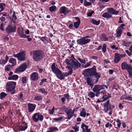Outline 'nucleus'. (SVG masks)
<instances>
[{
    "instance_id": "36",
    "label": "nucleus",
    "mask_w": 132,
    "mask_h": 132,
    "mask_svg": "<svg viewBox=\"0 0 132 132\" xmlns=\"http://www.w3.org/2000/svg\"><path fill=\"white\" fill-rule=\"evenodd\" d=\"M91 22L96 25H98L100 23V21L98 20L97 21L94 19H92L91 21Z\"/></svg>"
},
{
    "instance_id": "7",
    "label": "nucleus",
    "mask_w": 132,
    "mask_h": 132,
    "mask_svg": "<svg viewBox=\"0 0 132 132\" xmlns=\"http://www.w3.org/2000/svg\"><path fill=\"white\" fill-rule=\"evenodd\" d=\"M32 118L34 121L35 122H37L39 120L41 121L43 120L44 116L39 113H35L32 116Z\"/></svg>"
},
{
    "instance_id": "2",
    "label": "nucleus",
    "mask_w": 132,
    "mask_h": 132,
    "mask_svg": "<svg viewBox=\"0 0 132 132\" xmlns=\"http://www.w3.org/2000/svg\"><path fill=\"white\" fill-rule=\"evenodd\" d=\"M71 59L70 60L68 59H66L65 61L67 64L70 65L72 67L73 69H76L80 66V64L78 61H75L72 58H74V56L72 55L71 57Z\"/></svg>"
},
{
    "instance_id": "13",
    "label": "nucleus",
    "mask_w": 132,
    "mask_h": 132,
    "mask_svg": "<svg viewBox=\"0 0 132 132\" xmlns=\"http://www.w3.org/2000/svg\"><path fill=\"white\" fill-rule=\"evenodd\" d=\"M27 68V64L26 63L22 64L20 66L16 69L17 72H22L26 70Z\"/></svg>"
},
{
    "instance_id": "11",
    "label": "nucleus",
    "mask_w": 132,
    "mask_h": 132,
    "mask_svg": "<svg viewBox=\"0 0 132 132\" xmlns=\"http://www.w3.org/2000/svg\"><path fill=\"white\" fill-rule=\"evenodd\" d=\"M59 11L60 13L63 14L64 15H67L70 12V10L68 9V8L64 6L60 7Z\"/></svg>"
},
{
    "instance_id": "55",
    "label": "nucleus",
    "mask_w": 132,
    "mask_h": 132,
    "mask_svg": "<svg viewBox=\"0 0 132 132\" xmlns=\"http://www.w3.org/2000/svg\"><path fill=\"white\" fill-rule=\"evenodd\" d=\"M46 79L45 78H44L42 79L41 81L40 82L39 85H42L43 84L44 82H46Z\"/></svg>"
},
{
    "instance_id": "32",
    "label": "nucleus",
    "mask_w": 132,
    "mask_h": 132,
    "mask_svg": "<svg viewBox=\"0 0 132 132\" xmlns=\"http://www.w3.org/2000/svg\"><path fill=\"white\" fill-rule=\"evenodd\" d=\"M93 75L95 76L97 79L96 81V83L98 81V79L100 77L101 74L99 73L96 72Z\"/></svg>"
},
{
    "instance_id": "28",
    "label": "nucleus",
    "mask_w": 132,
    "mask_h": 132,
    "mask_svg": "<svg viewBox=\"0 0 132 132\" xmlns=\"http://www.w3.org/2000/svg\"><path fill=\"white\" fill-rule=\"evenodd\" d=\"M131 43L130 42L123 40L122 41V45L126 47H128Z\"/></svg>"
},
{
    "instance_id": "9",
    "label": "nucleus",
    "mask_w": 132,
    "mask_h": 132,
    "mask_svg": "<svg viewBox=\"0 0 132 132\" xmlns=\"http://www.w3.org/2000/svg\"><path fill=\"white\" fill-rule=\"evenodd\" d=\"M16 29V27L15 26H13L12 24L8 25L5 29V31L8 34L15 32Z\"/></svg>"
},
{
    "instance_id": "48",
    "label": "nucleus",
    "mask_w": 132,
    "mask_h": 132,
    "mask_svg": "<svg viewBox=\"0 0 132 132\" xmlns=\"http://www.w3.org/2000/svg\"><path fill=\"white\" fill-rule=\"evenodd\" d=\"M80 22H76L74 23L75 27L76 28H77L79 25Z\"/></svg>"
},
{
    "instance_id": "60",
    "label": "nucleus",
    "mask_w": 132,
    "mask_h": 132,
    "mask_svg": "<svg viewBox=\"0 0 132 132\" xmlns=\"http://www.w3.org/2000/svg\"><path fill=\"white\" fill-rule=\"evenodd\" d=\"M71 75V74L69 72L64 73H63V76L64 77H67Z\"/></svg>"
},
{
    "instance_id": "15",
    "label": "nucleus",
    "mask_w": 132,
    "mask_h": 132,
    "mask_svg": "<svg viewBox=\"0 0 132 132\" xmlns=\"http://www.w3.org/2000/svg\"><path fill=\"white\" fill-rule=\"evenodd\" d=\"M28 107L29 112H31L35 110L36 105L34 104L29 103L28 104Z\"/></svg>"
},
{
    "instance_id": "46",
    "label": "nucleus",
    "mask_w": 132,
    "mask_h": 132,
    "mask_svg": "<svg viewBox=\"0 0 132 132\" xmlns=\"http://www.w3.org/2000/svg\"><path fill=\"white\" fill-rule=\"evenodd\" d=\"M56 9V7L54 5L50 7L49 8L50 11L51 12L55 11Z\"/></svg>"
},
{
    "instance_id": "33",
    "label": "nucleus",
    "mask_w": 132,
    "mask_h": 132,
    "mask_svg": "<svg viewBox=\"0 0 132 132\" xmlns=\"http://www.w3.org/2000/svg\"><path fill=\"white\" fill-rule=\"evenodd\" d=\"M100 39L103 41H106L108 40V39L106 36L104 34H102L101 35L100 37Z\"/></svg>"
},
{
    "instance_id": "23",
    "label": "nucleus",
    "mask_w": 132,
    "mask_h": 132,
    "mask_svg": "<svg viewBox=\"0 0 132 132\" xmlns=\"http://www.w3.org/2000/svg\"><path fill=\"white\" fill-rule=\"evenodd\" d=\"M57 78L60 80L64 79V77L63 76V74L62 73L61 71L60 70L58 73L56 74Z\"/></svg>"
},
{
    "instance_id": "62",
    "label": "nucleus",
    "mask_w": 132,
    "mask_h": 132,
    "mask_svg": "<svg viewBox=\"0 0 132 132\" xmlns=\"http://www.w3.org/2000/svg\"><path fill=\"white\" fill-rule=\"evenodd\" d=\"M54 107V106L53 107L52 109V110H50L49 111V113L51 114H53Z\"/></svg>"
},
{
    "instance_id": "45",
    "label": "nucleus",
    "mask_w": 132,
    "mask_h": 132,
    "mask_svg": "<svg viewBox=\"0 0 132 132\" xmlns=\"http://www.w3.org/2000/svg\"><path fill=\"white\" fill-rule=\"evenodd\" d=\"M17 19V18L16 16L15 15V12H14L13 13V14L12 16V20H14L13 21L14 23H15L16 22L15 21V20H16Z\"/></svg>"
},
{
    "instance_id": "5",
    "label": "nucleus",
    "mask_w": 132,
    "mask_h": 132,
    "mask_svg": "<svg viewBox=\"0 0 132 132\" xmlns=\"http://www.w3.org/2000/svg\"><path fill=\"white\" fill-rule=\"evenodd\" d=\"M26 55L25 52L23 51L17 54H13V56L14 57L17 58L19 61H23L25 60Z\"/></svg>"
},
{
    "instance_id": "21",
    "label": "nucleus",
    "mask_w": 132,
    "mask_h": 132,
    "mask_svg": "<svg viewBox=\"0 0 132 132\" xmlns=\"http://www.w3.org/2000/svg\"><path fill=\"white\" fill-rule=\"evenodd\" d=\"M107 11L111 14L114 15H117L118 14L119 12L118 11H116L114 9L112 8H108L107 9Z\"/></svg>"
},
{
    "instance_id": "19",
    "label": "nucleus",
    "mask_w": 132,
    "mask_h": 132,
    "mask_svg": "<svg viewBox=\"0 0 132 132\" xmlns=\"http://www.w3.org/2000/svg\"><path fill=\"white\" fill-rule=\"evenodd\" d=\"M27 126L26 122L23 123L19 128L20 131H23L25 130L27 128Z\"/></svg>"
},
{
    "instance_id": "43",
    "label": "nucleus",
    "mask_w": 132,
    "mask_h": 132,
    "mask_svg": "<svg viewBox=\"0 0 132 132\" xmlns=\"http://www.w3.org/2000/svg\"><path fill=\"white\" fill-rule=\"evenodd\" d=\"M92 63V62L91 61L88 62L86 64L82 65V67L83 68H87Z\"/></svg>"
},
{
    "instance_id": "39",
    "label": "nucleus",
    "mask_w": 132,
    "mask_h": 132,
    "mask_svg": "<svg viewBox=\"0 0 132 132\" xmlns=\"http://www.w3.org/2000/svg\"><path fill=\"white\" fill-rule=\"evenodd\" d=\"M7 95V94L5 92H1L0 94V99H3Z\"/></svg>"
},
{
    "instance_id": "12",
    "label": "nucleus",
    "mask_w": 132,
    "mask_h": 132,
    "mask_svg": "<svg viewBox=\"0 0 132 132\" xmlns=\"http://www.w3.org/2000/svg\"><path fill=\"white\" fill-rule=\"evenodd\" d=\"M24 29L22 27L21 28L19 27L17 29V33L19 36L21 38H25L26 37V35L24 34Z\"/></svg>"
},
{
    "instance_id": "31",
    "label": "nucleus",
    "mask_w": 132,
    "mask_h": 132,
    "mask_svg": "<svg viewBox=\"0 0 132 132\" xmlns=\"http://www.w3.org/2000/svg\"><path fill=\"white\" fill-rule=\"evenodd\" d=\"M49 130L47 131V132H53L55 130H57L58 129L56 127H51L48 128Z\"/></svg>"
},
{
    "instance_id": "40",
    "label": "nucleus",
    "mask_w": 132,
    "mask_h": 132,
    "mask_svg": "<svg viewBox=\"0 0 132 132\" xmlns=\"http://www.w3.org/2000/svg\"><path fill=\"white\" fill-rule=\"evenodd\" d=\"M5 4L4 3H0V8L1 9V11H3L5 9Z\"/></svg>"
},
{
    "instance_id": "10",
    "label": "nucleus",
    "mask_w": 132,
    "mask_h": 132,
    "mask_svg": "<svg viewBox=\"0 0 132 132\" xmlns=\"http://www.w3.org/2000/svg\"><path fill=\"white\" fill-rule=\"evenodd\" d=\"M96 72L95 67L94 66L93 67L90 69H86L83 72L87 74L88 73L90 76H93Z\"/></svg>"
},
{
    "instance_id": "51",
    "label": "nucleus",
    "mask_w": 132,
    "mask_h": 132,
    "mask_svg": "<svg viewBox=\"0 0 132 132\" xmlns=\"http://www.w3.org/2000/svg\"><path fill=\"white\" fill-rule=\"evenodd\" d=\"M34 99L38 101H39L42 100V97L41 96H37L35 97Z\"/></svg>"
},
{
    "instance_id": "37",
    "label": "nucleus",
    "mask_w": 132,
    "mask_h": 132,
    "mask_svg": "<svg viewBox=\"0 0 132 132\" xmlns=\"http://www.w3.org/2000/svg\"><path fill=\"white\" fill-rule=\"evenodd\" d=\"M10 63L12 64L13 65H15L16 64V61L15 59L12 58L10 59L9 61Z\"/></svg>"
},
{
    "instance_id": "20",
    "label": "nucleus",
    "mask_w": 132,
    "mask_h": 132,
    "mask_svg": "<svg viewBox=\"0 0 132 132\" xmlns=\"http://www.w3.org/2000/svg\"><path fill=\"white\" fill-rule=\"evenodd\" d=\"M105 112H106L108 110L111 109V105L109 103V100H108L104 104Z\"/></svg>"
},
{
    "instance_id": "59",
    "label": "nucleus",
    "mask_w": 132,
    "mask_h": 132,
    "mask_svg": "<svg viewBox=\"0 0 132 132\" xmlns=\"http://www.w3.org/2000/svg\"><path fill=\"white\" fill-rule=\"evenodd\" d=\"M63 119L62 117H60L57 118H54L53 120L55 121H59L62 120Z\"/></svg>"
},
{
    "instance_id": "44",
    "label": "nucleus",
    "mask_w": 132,
    "mask_h": 132,
    "mask_svg": "<svg viewBox=\"0 0 132 132\" xmlns=\"http://www.w3.org/2000/svg\"><path fill=\"white\" fill-rule=\"evenodd\" d=\"M92 5V3L90 2H88L87 1V0H84V5L85 6H88L91 5Z\"/></svg>"
},
{
    "instance_id": "47",
    "label": "nucleus",
    "mask_w": 132,
    "mask_h": 132,
    "mask_svg": "<svg viewBox=\"0 0 132 132\" xmlns=\"http://www.w3.org/2000/svg\"><path fill=\"white\" fill-rule=\"evenodd\" d=\"M6 22H5L4 23H2L0 26V29L2 31H4V27L5 26L6 24Z\"/></svg>"
},
{
    "instance_id": "22",
    "label": "nucleus",
    "mask_w": 132,
    "mask_h": 132,
    "mask_svg": "<svg viewBox=\"0 0 132 132\" xmlns=\"http://www.w3.org/2000/svg\"><path fill=\"white\" fill-rule=\"evenodd\" d=\"M127 71L129 73V77L130 78H132V67L129 65L126 69Z\"/></svg>"
},
{
    "instance_id": "17",
    "label": "nucleus",
    "mask_w": 132,
    "mask_h": 132,
    "mask_svg": "<svg viewBox=\"0 0 132 132\" xmlns=\"http://www.w3.org/2000/svg\"><path fill=\"white\" fill-rule=\"evenodd\" d=\"M51 69L52 72L56 74L59 71H60V70L58 68L56 67L55 66V63H53L51 66Z\"/></svg>"
},
{
    "instance_id": "6",
    "label": "nucleus",
    "mask_w": 132,
    "mask_h": 132,
    "mask_svg": "<svg viewBox=\"0 0 132 132\" xmlns=\"http://www.w3.org/2000/svg\"><path fill=\"white\" fill-rule=\"evenodd\" d=\"M75 109L74 108L73 110H72L70 107L67 108L65 110V112L66 113L67 117L66 119H70L74 115V112Z\"/></svg>"
},
{
    "instance_id": "49",
    "label": "nucleus",
    "mask_w": 132,
    "mask_h": 132,
    "mask_svg": "<svg viewBox=\"0 0 132 132\" xmlns=\"http://www.w3.org/2000/svg\"><path fill=\"white\" fill-rule=\"evenodd\" d=\"M106 46H107L105 44H104L103 45L102 51L103 53H105L106 52Z\"/></svg>"
},
{
    "instance_id": "58",
    "label": "nucleus",
    "mask_w": 132,
    "mask_h": 132,
    "mask_svg": "<svg viewBox=\"0 0 132 132\" xmlns=\"http://www.w3.org/2000/svg\"><path fill=\"white\" fill-rule=\"evenodd\" d=\"M94 12V11H92L91 12H88L87 13V15L88 16L90 17L91 16L92 14Z\"/></svg>"
},
{
    "instance_id": "3",
    "label": "nucleus",
    "mask_w": 132,
    "mask_h": 132,
    "mask_svg": "<svg viewBox=\"0 0 132 132\" xmlns=\"http://www.w3.org/2000/svg\"><path fill=\"white\" fill-rule=\"evenodd\" d=\"M103 86L98 85H96L94 86L92 90L94 92L96 93L95 94L96 96H98L100 94H102L104 95L105 94L104 90L100 92L101 90L103 89Z\"/></svg>"
},
{
    "instance_id": "8",
    "label": "nucleus",
    "mask_w": 132,
    "mask_h": 132,
    "mask_svg": "<svg viewBox=\"0 0 132 132\" xmlns=\"http://www.w3.org/2000/svg\"><path fill=\"white\" fill-rule=\"evenodd\" d=\"M33 58L36 61H38L42 59L43 55L42 52L36 51L34 52L33 54Z\"/></svg>"
},
{
    "instance_id": "18",
    "label": "nucleus",
    "mask_w": 132,
    "mask_h": 132,
    "mask_svg": "<svg viewBox=\"0 0 132 132\" xmlns=\"http://www.w3.org/2000/svg\"><path fill=\"white\" fill-rule=\"evenodd\" d=\"M30 77L31 80L32 81H36L38 79V74L35 72L32 73Z\"/></svg>"
},
{
    "instance_id": "1",
    "label": "nucleus",
    "mask_w": 132,
    "mask_h": 132,
    "mask_svg": "<svg viewBox=\"0 0 132 132\" xmlns=\"http://www.w3.org/2000/svg\"><path fill=\"white\" fill-rule=\"evenodd\" d=\"M16 85V82L13 81L7 82L5 85L6 91L7 92H10L12 95L15 94V90Z\"/></svg>"
},
{
    "instance_id": "50",
    "label": "nucleus",
    "mask_w": 132,
    "mask_h": 132,
    "mask_svg": "<svg viewBox=\"0 0 132 132\" xmlns=\"http://www.w3.org/2000/svg\"><path fill=\"white\" fill-rule=\"evenodd\" d=\"M116 122L117 123L118 127L119 128H120L121 125V123L120 120L119 119H118L117 120Z\"/></svg>"
},
{
    "instance_id": "26",
    "label": "nucleus",
    "mask_w": 132,
    "mask_h": 132,
    "mask_svg": "<svg viewBox=\"0 0 132 132\" xmlns=\"http://www.w3.org/2000/svg\"><path fill=\"white\" fill-rule=\"evenodd\" d=\"M87 84L89 85V86L90 88H92L93 87V85L92 83V79L89 78H87Z\"/></svg>"
},
{
    "instance_id": "14",
    "label": "nucleus",
    "mask_w": 132,
    "mask_h": 132,
    "mask_svg": "<svg viewBox=\"0 0 132 132\" xmlns=\"http://www.w3.org/2000/svg\"><path fill=\"white\" fill-rule=\"evenodd\" d=\"M123 56L122 55H121L117 53H115L114 56V62L115 63H118L121 60V59L123 56Z\"/></svg>"
},
{
    "instance_id": "41",
    "label": "nucleus",
    "mask_w": 132,
    "mask_h": 132,
    "mask_svg": "<svg viewBox=\"0 0 132 132\" xmlns=\"http://www.w3.org/2000/svg\"><path fill=\"white\" fill-rule=\"evenodd\" d=\"M12 68V65H6L5 67V71H9L11 70Z\"/></svg>"
},
{
    "instance_id": "35",
    "label": "nucleus",
    "mask_w": 132,
    "mask_h": 132,
    "mask_svg": "<svg viewBox=\"0 0 132 132\" xmlns=\"http://www.w3.org/2000/svg\"><path fill=\"white\" fill-rule=\"evenodd\" d=\"M105 94L104 95L102 94H101V95L102 96V98H103V100H102V101H105L106 100H107L110 97V96H107L106 95V92L105 91Z\"/></svg>"
},
{
    "instance_id": "30",
    "label": "nucleus",
    "mask_w": 132,
    "mask_h": 132,
    "mask_svg": "<svg viewBox=\"0 0 132 132\" xmlns=\"http://www.w3.org/2000/svg\"><path fill=\"white\" fill-rule=\"evenodd\" d=\"M82 111H81L80 115V116L85 117L86 115V113L85 111L84 108H82L81 109Z\"/></svg>"
},
{
    "instance_id": "52",
    "label": "nucleus",
    "mask_w": 132,
    "mask_h": 132,
    "mask_svg": "<svg viewBox=\"0 0 132 132\" xmlns=\"http://www.w3.org/2000/svg\"><path fill=\"white\" fill-rule=\"evenodd\" d=\"M22 82L23 84H25L27 82V78L25 77H22Z\"/></svg>"
},
{
    "instance_id": "63",
    "label": "nucleus",
    "mask_w": 132,
    "mask_h": 132,
    "mask_svg": "<svg viewBox=\"0 0 132 132\" xmlns=\"http://www.w3.org/2000/svg\"><path fill=\"white\" fill-rule=\"evenodd\" d=\"M125 51L127 53V54H128V56H130L131 55L132 53L130 52L128 50H126Z\"/></svg>"
},
{
    "instance_id": "25",
    "label": "nucleus",
    "mask_w": 132,
    "mask_h": 132,
    "mask_svg": "<svg viewBox=\"0 0 132 132\" xmlns=\"http://www.w3.org/2000/svg\"><path fill=\"white\" fill-rule=\"evenodd\" d=\"M122 30L121 28H118L116 30V35L117 37H119L121 36L122 34Z\"/></svg>"
},
{
    "instance_id": "56",
    "label": "nucleus",
    "mask_w": 132,
    "mask_h": 132,
    "mask_svg": "<svg viewBox=\"0 0 132 132\" xmlns=\"http://www.w3.org/2000/svg\"><path fill=\"white\" fill-rule=\"evenodd\" d=\"M105 127L106 128H108L109 127H110L109 128H110L112 126V124L111 123H110L109 122H108L105 125Z\"/></svg>"
},
{
    "instance_id": "61",
    "label": "nucleus",
    "mask_w": 132,
    "mask_h": 132,
    "mask_svg": "<svg viewBox=\"0 0 132 132\" xmlns=\"http://www.w3.org/2000/svg\"><path fill=\"white\" fill-rule=\"evenodd\" d=\"M64 96L65 99H66L68 101L69 100V95L68 94H64Z\"/></svg>"
},
{
    "instance_id": "24",
    "label": "nucleus",
    "mask_w": 132,
    "mask_h": 132,
    "mask_svg": "<svg viewBox=\"0 0 132 132\" xmlns=\"http://www.w3.org/2000/svg\"><path fill=\"white\" fill-rule=\"evenodd\" d=\"M102 16L104 18L109 19L112 18V16L108 12L103 13L102 15Z\"/></svg>"
},
{
    "instance_id": "42",
    "label": "nucleus",
    "mask_w": 132,
    "mask_h": 132,
    "mask_svg": "<svg viewBox=\"0 0 132 132\" xmlns=\"http://www.w3.org/2000/svg\"><path fill=\"white\" fill-rule=\"evenodd\" d=\"M39 92L42 94H46L47 93L44 88H42L39 89Z\"/></svg>"
},
{
    "instance_id": "38",
    "label": "nucleus",
    "mask_w": 132,
    "mask_h": 132,
    "mask_svg": "<svg viewBox=\"0 0 132 132\" xmlns=\"http://www.w3.org/2000/svg\"><path fill=\"white\" fill-rule=\"evenodd\" d=\"M88 95L89 97L92 98L95 97V95L94 92H90L88 94Z\"/></svg>"
},
{
    "instance_id": "57",
    "label": "nucleus",
    "mask_w": 132,
    "mask_h": 132,
    "mask_svg": "<svg viewBox=\"0 0 132 132\" xmlns=\"http://www.w3.org/2000/svg\"><path fill=\"white\" fill-rule=\"evenodd\" d=\"M66 68H67L68 70H69V72L71 74L72 73V68L69 66L67 67Z\"/></svg>"
},
{
    "instance_id": "27",
    "label": "nucleus",
    "mask_w": 132,
    "mask_h": 132,
    "mask_svg": "<svg viewBox=\"0 0 132 132\" xmlns=\"http://www.w3.org/2000/svg\"><path fill=\"white\" fill-rule=\"evenodd\" d=\"M129 65L126 62H122L121 64L122 69L123 70H126Z\"/></svg>"
},
{
    "instance_id": "64",
    "label": "nucleus",
    "mask_w": 132,
    "mask_h": 132,
    "mask_svg": "<svg viewBox=\"0 0 132 132\" xmlns=\"http://www.w3.org/2000/svg\"><path fill=\"white\" fill-rule=\"evenodd\" d=\"M125 99L129 101H132V97L129 96L126 97L125 98Z\"/></svg>"
},
{
    "instance_id": "4",
    "label": "nucleus",
    "mask_w": 132,
    "mask_h": 132,
    "mask_svg": "<svg viewBox=\"0 0 132 132\" xmlns=\"http://www.w3.org/2000/svg\"><path fill=\"white\" fill-rule=\"evenodd\" d=\"M89 37L88 36H86L77 39V44L79 45H83L88 43L90 40V39L88 38Z\"/></svg>"
},
{
    "instance_id": "29",
    "label": "nucleus",
    "mask_w": 132,
    "mask_h": 132,
    "mask_svg": "<svg viewBox=\"0 0 132 132\" xmlns=\"http://www.w3.org/2000/svg\"><path fill=\"white\" fill-rule=\"evenodd\" d=\"M18 78V76L17 75H15L9 77L8 78V79L9 80H15L17 79Z\"/></svg>"
},
{
    "instance_id": "54",
    "label": "nucleus",
    "mask_w": 132,
    "mask_h": 132,
    "mask_svg": "<svg viewBox=\"0 0 132 132\" xmlns=\"http://www.w3.org/2000/svg\"><path fill=\"white\" fill-rule=\"evenodd\" d=\"M6 62L5 61V60L3 59H1L0 60V64H2L3 65H4L6 63Z\"/></svg>"
},
{
    "instance_id": "53",
    "label": "nucleus",
    "mask_w": 132,
    "mask_h": 132,
    "mask_svg": "<svg viewBox=\"0 0 132 132\" xmlns=\"http://www.w3.org/2000/svg\"><path fill=\"white\" fill-rule=\"evenodd\" d=\"M78 60L81 63H82L85 64L86 62V60L85 59H81L80 58H78Z\"/></svg>"
},
{
    "instance_id": "34",
    "label": "nucleus",
    "mask_w": 132,
    "mask_h": 132,
    "mask_svg": "<svg viewBox=\"0 0 132 132\" xmlns=\"http://www.w3.org/2000/svg\"><path fill=\"white\" fill-rule=\"evenodd\" d=\"M79 123H77V124L75 125V126L72 127V128L75 130V132L78 131L79 130V127L77 124H79Z\"/></svg>"
},
{
    "instance_id": "16",
    "label": "nucleus",
    "mask_w": 132,
    "mask_h": 132,
    "mask_svg": "<svg viewBox=\"0 0 132 132\" xmlns=\"http://www.w3.org/2000/svg\"><path fill=\"white\" fill-rule=\"evenodd\" d=\"M81 128L82 129V132H91L90 129H88V126L84 123L81 124Z\"/></svg>"
}]
</instances>
